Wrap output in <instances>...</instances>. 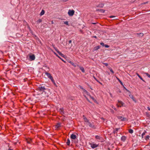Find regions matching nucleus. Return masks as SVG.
I'll return each instance as SVG.
<instances>
[{"label": "nucleus", "instance_id": "23", "mask_svg": "<svg viewBox=\"0 0 150 150\" xmlns=\"http://www.w3.org/2000/svg\"><path fill=\"white\" fill-rule=\"evenodd\" d=\"M81 71L84 73L85 72V70L84 68L83 67H79Z\"/></svg>", "mask_w": 150, "mask_h": 150}, {"label": "nucleus", "instance_id": "59", "mask_svg": "<svg viewBox=\"0 0 150 150\" xmlns=\"http://www.w3.org/2000/svg\"><path fill=\"white\" fill-rule=\"evenodd\" d=\"M28 143H30V142H27Z\"/></svg>", "mask_w": 150, "mask_h": 150}, {"label": "nucleus", "instance_id": "26", "mask_svg": "<svg viewBox=\"0 0 150 150\" xmlns=\"http://www.w3.org/2000/svg\"><path fill=\"white\" fill-rule=\"evenodd\" d=\"M146 132V131H144L142 133V138H143L144 136L145 135Z\"/></svg>", "mask_w": 150, "mask_h": 150}, {"label": "nucleus", "instance_id": "17", "mask_svg": "<svg viewBox=\"0 0 150 150\" xmlns=\"http://www.w3.org/2000/svg\"><path fill=\"white\" fill-rule=\"evenodd\" d=\"M126 139V137L125 136H122L121 137V140L123 142H125Z\"/></svg>", "mask_w": 150, "mask_h": 150}, {"label": "nucleus", "instance_id": "40", "mask_svg": "<svg viewBox=\"0 0 150 150\" xmlns=\"http://www.w3.org/2000/svg\"><path fill=\"white\" fill-rule=\"evenodd\" d=\"M103 64H104L106 66H108V64L106 63H103Z\"/></svg>", "mask_w": 150, "mask_h": 150}, {"label": "nucleus", "instance_id": "37", "mask_svg": "<svg viewBox=\"0 0 150 150\" xmlns=\"http://www.w3.org/2000/svg\"><path fill=\"white\" fill-rule=\"evenodd\" d=\"M100 45H101L103 46H105V44L103 42H101L100 43Z\"/></svg>", "mask_w": 150, "mask_h": 150}, {"label": "nucleus", "instance_id": "35", "mask_svg": "<svg viewBox=\"0 0 150 150\" xmlns=\"http://www.w3.org/2000/svg\"><path fill=\"white\" fill-rule=\"evenodd\" d=\"M100 11L101 12L104 13L105 12V10H104V9H100Z\"/></svg>", "mask_w": 150, "mask_h": 150}, {"label": "nucleus", "instance_id": "46", "mask_svg": "<svg viewBox=\"0 0 150 150\" xmlns=\"http://www.w3.org/2000/svg\"><path fill=\"white\" fill-rule=\"evenodd\" d=\"M61 1H63V2H66L67 1H68L69 0H61Z\"/></svg>", "mask_w": 150, "mask_h": 150}, {"label": "nucleus", "instance_id": "41", "mask_svg": "<svg viewBox=\"0 0 150 150\" xmlns=\"http://www.w3.org/2000/svg\"><path fill=\"white\" fill-rule=\"evenodd\" d=\"M105 47H106V48H108L109 47V46L108 45H105V46H104Z\"/></svg>", "mask_w": 150, "mask_h": 150}, {"label": "nucleus", "instance_id": "36", "mask_svg": "<svg viewBox=\"0 0 150 150\" xmlns=\"http://www.w3.org/2000/svg\"><path fill=\"white\" fill-rule=\"evenodd\" d=\"M71 64L74 67H76V65L73 62L71 63Z\"/></svg>", "mask_w": 150, "mask_h": 150}, {"label": "nucleus", "instance_id": "54", "mask_svg": "<svg viewBox=\"0 0 150 150\" xmlns=\"http://www.w3.org/2000/svg\"><path fill=\"white\" fill-rule=\"evenodd\" d=\"M54 23V22H53V21H52V24H53Z\"/></svg>", "mask_w": 150, "mask_h": 150}, {"label": "nucleus", "instance_id": "10", "mask_svg": "<svg viewBox=\"0 0 150 150\" xmlns=\"http://www.w3.org/2000/svg\"><path fill=\"white\" fill-rule=\"evenodd\" d=\"M83 119L84 122L87 124L89 122L88 119L84 116H83Z\"/></svg>", "mask_w": 150, "mask_h": 150}, {"label": "nucleus", "instance_id": "20", "mask_svg": "<svg viewBox=\"0 0 150 150\" xmlns=\"http://www.w3.org/2000/svg\"><path fill=\"white\" fill-rule=\"evenodd\" d=\"M129 96L135 102H136V101L135 100L134 98V97L132 95H130Z\"/></svg>", "mask_w": 150, "mask_h": 150}, {"label": "nucleus", "instance_id": "34", "mask_svg": "<svg viewBox=\"0 0 150 150\" xmlns=\"http://www.w3.org/2000/svg\"><path fill=\"white\" fill-rule=\"evenodd\" d=\"M64 23L67 25H69L68 21H66L64 22Z\"/></svg>", "mask_w": 150, "mask_h": 150}, {"label": "nucleus", "instance_id": "48", "mask_svg": "<svg viewBox=\"0 0 150 150\" xmlns=\"http://www.w3.org/2000/svg\"><path fill=\"white\" fill-rule=\"evenodd\" d=\"M147 108L150 111V108L149 107H147Z\"/></svg>", "mask_w": 150, "mask_h": 150}, {"label": "nucleus", "instance_id": "7", "mask_svg": "<svg viewBox=\"0 0 150 150\" xmlns=\"http://www.w3.org/2000/svg\"><path fill=\"white\" fill-rule=\"evenodd\" d=\"M83 95L85 97H86L85 95H87L88 96L89 95L90 93L85 89H83Z\"/></svg>", "mask_w": 150, "mask_h": 150}, {"label": "nucleus", "instance_id": "45", "mask_svg": "<svg viewBox=\"0 0 150 150\" xmlns=\"http://www.w3.org/2000/svg\"><path fill=\"white\" fill-rule=\"evenodd\" d=\"M61 56L62 57H64L65 55H64L63 54H62L61 55Z\"/></svg>", "mask_w": 150, "mask_h": 150}, {"label": "nucleus", "instance_id": "6", "mask_svg": "<svg viewBox=\"0 0 150 150\" xmlns=\"http://www.w3.org/2000/svg\"><path fill=\"white\" fill-rule=\"evenodd\" d=\"M38 90H39L40 91L44 92L46 90V88H45L44 86H40L38 88Z\"/></svg>", "mask_w": 150, "mask_h": 150}, {"label": "nucleus", "instance_id": "2", "mask_svg": "<svg viewBox=\"0 0 150 150\" xmlns=\"http://www.w3.org/2000/svg\"><path fill=\"white\" fill-rule=\"evenodd\" d=\"M45 74L47 76L48 78L50 79L51 81L54 79L53 77L51 76L50 73L46 72H45Z\"/></svg>", "mask_w": 150, "mask_h": 150}, {"label": "nucleus", "instance_id": "16", "mask_svg": "<svg viewBox=\"0 0 150 150\" xmlns=\"http://www.w3.org/2000/svg\"><path fill=\"white\" fill-rule=\"evenodd\" d=\"M42 20L41 19H39L36 21V24H38L39 23L42 22Z\"/></svg>", "mask_w": 150, "mask_h": 150}, {"label": "nucleus", "instance_id": "32", "mask_svg": "<svg viewBox=\"0 0 150 150\" xmlns=\"http://www.w3.org/2000/svg\"><path fill=\"white\" fill-rule=\"evenodd\" d=\"M145 74L149 78H150V75L147 73H145Z\"/></svg>", "mask_w": 150, "mask_h": 150}, {"label": "nucleus", "instance_id": "14", "mask_svg": "<svg viewBox=\"0 0 150 150\" xmlns=\"http://www.w3.org/2000/svg\"><path fill=\"white\" fill-rule=\"evenodd\" d=\"M61 127V124L60 123H58L55 126V128L56 129H58Z\"/></svg>", "mask_w": 150, "mask_h": 150}, {"label": "nucleus", "instance_id": "58", "mask_svg": "<svg viewBox=\"0 0 150 150\" xmlns=\"http://www.w3.org/2000/svg\"><path fill=\"white\" fill-rule=\"evenodd\" d=\"M95 23H92V24H95Z\"/></svg>", "mask_w": 150, "mask_h": 150}, {"label": "nucleus", "instance_id": "9", "mask_svg": "<svg viewBox=\"0 0 150 150\" xmlns=\"http://www.w3.org/2000/svg\"><path fill=\"white\" fill-rule=\"evenodd\" d=\"M118 103L119 104H117V105L118 107H121L123 105V103L122 101L118 100Z\"/></svg>", "mask_w": 150, "mask_h": 150}, {"label": "nucleus", "instance_id": "24", "mask_svg": "<svg viewBox=\"0 0 150 150\" xmlns=\"http://www.w3.org/2000/svg\"><path fill=\"white\" fill-rule=\"evenodd\" d=\"M70 141L69 139H68L67 140V144L69 146L70 145Z\"/></svg>", "mask_w": 150, "mask_h": 150}, {"label": "nucleus", "instance_id": "31", "mask_svg": "<svg viewBox=\"0 0 150 150\" xmlns=\"http://www.w3.org/2000/svg\"><path fill=\"white\" fill-rule=\"evenodd\" d=\"M51 81L55 86H57L56 84L55 83V82L54 79L52 81Z\"/></svg>", "mask_w": 150, "mask_h": 150}, {"label": "nucleus", "instance_id": "21", "mask_svg": "<svg viewBox=\"0 0 150 150\" xmlns=\"http://www.w3.org/2000/svg\"><path fill=\"white\" fill-rule=\"evenodd\" d=\"M45 13V11L43 10H42L40 13V15L41 16L43 15Z\"/></svg>", "mask_w": 150, "mask_h": 150}, {"label": "nucleus", "instance_id": "13", "mask_svg": "<svg viewBox=\"0 0 150 150\" xmlns=\"http://www.w3.org/2000/svg\"><path fill=\"white\" fill-rule=\"evenodd\" d=\"M70 138L73 139H75L76 138V136L74 134H72L71 135Z\"/></svg>", "mask_w": 150, "mask_h": 150}, {"label": "nucleus", "instance_id": "52", "mask_svg": "<svg viewBox=\"0 0 150 150\" xmlns=\"http://www.w3.org/2000/svg\"><path fill=\"white\" fill-rule=\"evenodd\" d=\"M93 38H97V37H96V36H93Z\"/></svg>", "mask_w": 150, "mask_h": 150}, {"label": "nucleus", "instance_id": "49", "mask_svg": "<svg viewBox=\"0 0 150 150\" xmlns=\"http://www.w3.org/2000/svg\"><path fill=\"white\" fill-rule=\"evenodd\" d=\"M71 40H70L69 41V44L71 43Z\"/></svg>", "mask_w": 150, "mask_h": 150}, {"label": "nucleus", "instance_id": "19", "mask_svg": "<svg viewBox=\"0 0 150 150\" xmlns=\"http://www.w3.org/2000/svg\"><path fill=\"white\" fill-rule=\"evenodd\" d=\"M100 46H97L95 47L94 48V50H98V49H100Z\"/></svg>", "mask_w": 150, "mask_h": 150}, {"label": "nucleus", "instance_id": "29", "mask_svg": "<svg viewBox=\"0 0 150 150\" xmlns=\"http://www.w3.org/2000/svg\"><path fill=\"white\" fill-rule=\"evenodd\" d=\"M53 52L57 56V57L59 58L60 59H61V58L59 57V56L57 54V53H55V52H54V51H53Z\"/></svg>", "mask_w": 150, "mask_h": 150}, {"label": "nucleus", "instance_id": "50", "mask_svg": "<svg viewBox=\"0 0 150 150\" xmlns=\"http://www.w3.org/2000/svg\"><path fill=\"white\" fill-rule=\"evenodd\" d=\"M62 61L64 62H66L64 61L62 58H61V59H60Z\"/></svg>", "mask_w": 150, "mask_h": 150}, {"label": "nucleus", "instance_id": "5", "mask_svg": "<svg viewBox=\"0 0 150 150\" xmlns=\"http://www.w3.org/2000/svg\"><path fill=\"white\" fill-rule=\"evenodd\" d=\"M74 10H69L68 12V14L70 16H73L74 13Z\"/></svg>", "mask_w": 150, "mask_h": 150}, {"label": "nucleus", "instance_id": "22", "mask_svg": "<svg viewBox=\"0 0 150 150\" xmlns=\"http://www.w3.org/2000/svg\"><path fill=\"white\" fill-rule=\"evenodd\" d=\"M137 75L138 76V77L143 81L144 82H145L144 80L143 79V78L139 74H137Z\"/></svg>", "mask_w": 150, "mask_h": 150}, {"label": "nucleus", "instance_id": "15", "mask_svg": "<svg viewBox=\"0 0 150 150\" xmlns=\"http://www.w3.org/2000/svg\"><path fill=\"white\" fill-rule=\"evenodd\" d=\"M117 80L119 81V82L124 87V88L126 90H127V89L124 86L122 82L120 80V79L119 78L117 77Z\"/></svg>", "mask_w": 150, "mask_h": 150}, {"label": "nucleus", "instance_id": "57", "mask_svg": "<svg viewBox=\"0 0 150 150\" xmlns=\"http://www.w3.org/2000/svg\"><path fill=\"white\" fill-rule=\"evenodd\" d=\"M69 63L71 64V63H72V62H71L70 61Z\"/></svg>", "mask_w": 150, "mask_h": 150}, {"label": "nucleus", "instance_id": "56", "mask_svg": "<svg viewBox=\"0 0 150 150\" xmlns=\"http://www.w3.org/2000/svg\"><path fill=\"white\" fill-rule=\"evenodd\" d=\"M99 82V83L100 84H101V85H102V84L101 83H100V82Z\"/></svg>", "mask_w": 150, "mask_h": 150}, {"label": "nucleus", "instance_id": "44", "mask_svg": "<svg viewBox=\"0 0 150 150\" xmlns=\"http://www.w3.org/2000/svg\"><path fill=\"white\" fill-rule=\"evenodd\" d=\"M109 17L110 18H114V17H115V16H110Z\"/></svg>", "mask_w": 150, "mask_h": 150}, {"label": "nucleus", "instance_id": "1", "mask_svg": "<svg viewBox=\"0 0 150 150\" xmlns=\"http://www.w3.org/2000/svg\"><path fill=\"white\" fill-rule=\"evenodd\" d=\"M95 138L98 142H103V137L100 136L96 135L95 136Z\"/></svg>", "mask_w": 150, "mask_h": 150}, {"label": "nucleus", "instance_id": "38", "mask_svg": "<svg viewBox=\"0 0 150 150\" xmlns=\"http://www.w3.org/2000/svg\"><path fill=\"white\" fill-rule=\"evenodd\" d=\"M54 48L57 52V51H59L57 48L56 47H54Z\"/></svg>", "mask_w": 150, "mask_h": 150}, {"label": "nucleus", "instance_id": "30", "mask_svg": "<svg viewBox=\"0 0 150 150\" xmlns=\"http://www.w3.org/2000/svg\"><path fill=\"white\" fill-rule=\"evenodd\" d=\"M149 137H150L149 135L146 136V138H145V139L146 140H148V139H149Z\"/></svg>", "mask_w": 150, "mask_h": 150}, {"label": "nucleus", "instance_id": "47", "mask_svg": "<svg viewBox=\"0 0 150 150\" xmlns=\"http://www.w3.org/2000/svg\"><path fill=\"white\" fill-rule=\"evenodd\" d=\"M86 99H87V100L90 103V102L89 101V100L86 97H85Z\"/></svg>", "mask_w": 150, "mask_h": 150}, {"label": "nucleus", "instance_id": "27", "mask_svg": "<svg viewBox=\"0 0 150 150\" xmlns=\"http://www.w3.org/2000/svg\"><path fill=\"white\" fill-rule=\"evenodd\" d=\"M129 132L131 134H132L133 132V131L132 129H130L129 130Z\"/></svg>", "mask_w": 150, "mask_h": 150}, {"label": "nucleus", "instance_id": "39", "mask_svg": "<svg viewBox=\"0 0 150 150\" xmlns=\"http://www.w3.org/2000/svg\"><path fill=\"white\" fill-rule=\"evenodd\" d=\"M112 108H113L114 110H115L117 111V110L116 109L115 107L114 106H113V105H112Z\"/></svg>", "mask_w": 150, "mask_h": 150}, {"label": "nucleus", "instance_id": "18", "mask_svg": "<svg viewBox=\"0 0 150 150\" xmlns=\"http://www.w3.org/2000/svg\"><path fill=\"white\" fill-rule=\"evenodd\" d=\"M59 111L62 114L64 113V109L63 108H61L59 109Z\"/></svg>", "mask_w": 150, "mask_h": 150}, {"label": "nucleus", "instance_id": "12", "mask_svg": "<svg viewBox=\"0 0 150 150\" xmlns=\"http://www.w3.org/2000/svg\"><path fill=\"white\" fill-rule=\"evenodd\" d=\"M104 6V3H100L97 6V7H99L100 8H102Z\"/></svg>", "mask_w": 150, "mask_h": 150}, {"label": "nucleus", "instance_id": "42", "mask_svg": "<svg viewBox=\"0 0 150 150\" xmlns=\"http://www.w3.org/2000/svg\"><path fill=\"white\" fill-rule=\"evenodd\" d=\"M79 87L81 89H82L83 90V89H84V88H83L81 86H79Z\"/></svg>", "mask_w": 150, "mask_h": 150}, {"label": "nucleus", "instance_id": "3", "mask_svg": "<svg viewBox=\"0 0 150 150\" xmlns=\"http://www.w3.org/2000/svg\"><path fill=\"white\" fill-rule=\"evenodd\" d=\"M117 118L121 121H127L128 119L126 117H124L122 116H117Z\"/></svg>", "mask_w": 150, "mask_h": 150}, {"label": "nucleus", "instance_id": "55", "mask_svg": "<svg viewBox=\"0 0 150 150\" xmlns=\"http://www.w3.org/2000/svg\"><path fill=\"white\" fill-rule=\"evenodd\" d=\"M8 150H13L12 149H9Z\"/></svg>", "mask_w": 150, "mask_h": 150}, {"label": "nucleus", "instance_id": "8", "mask_svg": "<svg viewBox=\"0 0 150 150\" xmlns=\"http://www.w3.org/2000/svg\"><path fill=\"white\" fill-rule=\"evenodd\" d=\"M30 60V61H33L35 60V57L34 54L30 55L29 56Z\"/></svg>", "mask_w": 150, "mask_h": 150}, {"label": "nucleus", "instance_id": "43", "mask_svg": "<svg viewBox=\"0 0 150 150\" xmlns=\"http://www.w3.org/2000/svg\"><path fill=\"white\" fill-rule=\"evenodd\" d=\"M57 52L60 55L62 54L61 52L59 51H58Z\"/></svg>", "mask_w": 150, "mask_h": 150}, {"label": "nucleus", "instance_id": "33", "mask_svg": "<svg viewBox=\"0 0 150 150\" xmlns=\"http://www.w3.org/2000/svg\"><path fill=\"white\" fill-rule=\"evenodd\" d=\"M93 100H95V99L94 98L92 97V96H91L90 95V94H89V95H88Z\"/></svg>", "mask_w": 150, "mask_h": 150}, {"label": "nucleus", "instance_id": "53", "mask_svg": "<svg viewBox=\"0 0 150 150\" xmlns=\"http://www.w3.org/2000/svg\"><path fill=\"white\" fill-rule=\"evenodd\" d=\"M111 112H113V113H114V111H113V110H111Z\"/></svg>", "mask_w": 150, "mask_h": 150}, {"label": "nucleus", "instance_id": "25", "mask_svg": "<svg viewBox=\"0 0 150 150\" xmlns=\"http://www.w3.org/2000/svg\"><path fill=\"white\" fill-rule=\"evenodd\" d=\"M120 128H115L114 131V132L115 133H117V132L118 130H119Z\"/></svg>", "mask_w": 150, "mask_h": 150}, {"label": "nucleus", "instance_id": "4", "mask_svg": "<svg viewBox=\"0 0 150 150\" xmlns=\"http://www.w3.org/2000/svg\"><path fill=\"white\" fill-rule=\"evenodd\" d=\"M91 147L93 149H94L98 146V144H97L94 143H91L90 144Z\"/></svg>", "mask_w": 150, "mask_h": 150}, {"label": "nucleus", "instance_id": "11", "mask_svg": "<svg viewBox=\"0 0 150 150\" xmlns=\"http://www.w3.org/2000/svg\"><path fill=\"white\" fill-rule=\"evenodd\" d=\"M87 125H88L89 126L92 128H95V126L93 124V122L91 123L89 122L88 124H87Z\"/></svg>", "mask_w": 150, "mask_h": 150}, {"label": "nucleus", "instance_id": "51", "mask_svg": "<svg viewBox=\"0 0 150 150\" xmlns=\"http://www.w3.org/2000/svg\"><path fill=\"white\" fill-rule=\"evenodd\" d=\"M140 35H142V36H143V33H140Z\"/></svg>", "mask_w": 150, "mask_h": 150}, {"label": "nucleus", "instance_id": "28", "mask_svg": "<svg viewBox=\"0 0 150 150\" xmlns=\"http://www.w3.org/2000/svg\"><path fill=\"white\" fill-rule=\"evenodd\" d=\"M108 69L110 70V71L112 73L114 74V71L112 70V69L110 67H109Z\"/></svg>", "mask_w": 150, "mask_h": 150}]
</instances>
